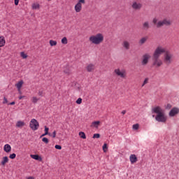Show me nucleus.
Returning a JSON list of instances; mask_svg holds the SVG:
<instances>
[{
    "label": "nucleus",
    "instance_id": "obj_1",
    "mask_svg": "<svg viewBox=\"0 0 179 179\" xmlns=\"http://www.w3.org/2000/svg\"><path fill=\"white\" fill-rule=\"evenodd\" d=\"M152 113L157 114L155 116V120L157 122L166 123L167 122V116H166V113H164V110L160 106H156L152 108Z\"/></svg>",
    "mask_w": 179,
    "mask_h": 179
},
{
    "label": "nucleus",
    "instance_id": "obj_2",
    "mask_svg": "<svg viewBox=\"0 0 179 179\" xmlns=\"http://www.w3.org/2000/svg\"><path fill=\"white\" fill-rule=\"evenodd\" d=\"M89 40L91 43H92V44L99 45V44H101V43L104 41V36H103V34H96L95 36H91Z\"/></svg>",
    "mask_w": 179,
    "mask_h": 179
},
{
    "label": "nucleus",
    "instance_id": "obj_3",
    "mask_svg": "<svg viewBox=\"0 0 179 179\" xmlns=\"http://www.w3.org/2000/svg\"><path fill=\"white\" fill-rule=\"evenodd\" d=\"M164 52H166V50H164V48L159 46L156 48V50H155L152 57L154 58H160V55L162 54H164Z\"/></svg>",
    "mask_w": 179,
    "mask_h": 179
},
{
    "label": "nucleus",
    "instance_id": "obj_4",
    "mask_svg": "<svg viewBox=\"0 0 179 179\" xmlns=\"http://www.w3.org/2000/svg\"><path fill=\"white\" fill-rule=\"evenodd\" d=\"M29 127H30L31 129H32V131H37V129H38V127H40V124H39L38 122L37 121V120L32 119L30 121Z\"/></svg>",
    "mask_w": 179,
    "mask_h": 179
},
{
    "label": "nucleus",
    "instance_id": "obj_5",
    "mask_svg": "<svg viewBox=\"0 0 179 179\" xmlns=\"http://www.w3.org/2000/svg\"><path fill=\"white\" fill-rule=\"evenodd\" d=\"M171 21L170 20L164 19L162 21H159L157 24V28L160 29L163 26H171Z\"/></svg>",
    "mask_w": 179,
    "mask_h": 179
},
{
    "label": "nucleus",
    "instance_id": "obj_6",
    "mask_svg": "<svg viewBox=\"0 0 179 179\" xmlns=\"http://www.w3.org/2000/svg\"><path fill=\"white\" fill-rule=\"evenodd\" d=\"M171 58H173V55L166 52L164 56V64H166V65H170V64H171Z\"/></svg>",
    "mask_w": 179,
    "mask_h": 179
},
{
    "label": "nucleus",
    "instance_id": "obj_7",
    "mask_svg": "<svg viewBox=\"0 0 179 179\" xmlns=\"http://www.w3.org/2000/svg\"><path fill=\"white\" fill-rule=\"evenodd\" d=\"M162 65H163V61L159 57H152V66L160 68Z\"/></svg>",
    "mask_w": 179,
    "mask_h": 179
},
{
    "label": "nucleus",
    "instance_id": "obj_8",
    "mask_svg": "<svg viewBox=\"0 0 179 179\" xmlns=\"http://www.w3.org/2000/svg\"><path fill=\"white\" fill-rule=\"evenodd\" d=\"M82 3L85 5L86 1L85 0H78V2L76 4L74 9L77 13H79L82 10Z\"/></svg>",
    "mask_w": 179,
    "mask_h": 179
},
{
    "label": "nucleus",
    "instance_id": "obj_9",
    "mask_svg": "<svg viewBox=\"0 0 179 179\" xmlns=\"http://www.w3.org/2000/svg\"><path fill=\"white\" fill-rule=\"evenodd\" d=\"M149 59H150V55H149V53H145L142 56L141 64L143 66H145L147 64H149Z\"/></svg>",
    "mask_w": 179,
    "mask_h": 179
},
{
    "label": "nucleus",
    "instance_id": "obj_10",
    "mask_svg": "<svg viewBox=\"0 0 179 179\" xmlns=\"http://www.w3.org/2000/svg\"><path fill=\"white\" fill-rule=\"evenodd\" d=\"M178 114H179V108L177 107L173 108L169 113V117H176Z\"/></svg>",
    "mask_w": 179,
    "mask_h": 179
},
{
    "label": "nucleus",
    "instance_id": "obj_11",
    "mask_svg": "<svg viewBox=\"0 0 179 179\" xmlns=\"http://www.w3.org/2000/svg\"><path fill=\"white\" fill-rule=\"evenodd\" d=\"M131 8L134 9V10H141V9H142V3L134 1Z\"/></svg>",
    "mask_w": 179,
    "mask_h": 179
},
{
    "label": "nucleus",
    "instance_id": "obj_12",
    "mask_svg": "<svg viewBox=\"0 0 179 179\" xmlns=\"http://www.w3.org/2000/svg\"><path fill=\"white\" fill-rule=\"evenodd\" d=\"M114 72L115 73V74L117 76H120L121 78H124L126 76L125 71H121V70H120V69H115Z\"/></svg>",
    "mask_w": 179,
    "mask_h": 179
},
{
    "label": "nucleus",
    "instance_id": "obj_13",
    "mask_svg": "<svg viewBox=\"0 0 179 179\" xmlns=\"http://www.w3.org/2000/svg\"><path fill=\"white\" fill-rule=\"evenodd\" d=\"M129 160L131 162V164H134V163H136V162H138V157L136 155L133 154L130 155Z\"/></svg>",
    "mask_w": 179,
    "mask_h": 179
},
{
    "label": "nucleus",
    "instance_id": "obj_14",
    "mask_svg": "<svg viewBox=\"0 0 179 179\" xmlns=\"http://www.w3.org/2000/svg\"><path fill=\"white\" fill-rule=\"evenodd\" d=\"M86 69L88 72H93L96 69V66L93 64H90L87 66Z\"/></svg>",
    "mask_w": 179,
    "mask_h": 179
},
{
    "label": "nucleus",
    "instance_id": "obj_15",
    "mask_svg": "<svg viewBox=\"0 0 179 179\" xmlns=\"http://www.w3.org/2000/svg\"><path fill=\"white\" fill-rule=\"evenodd\" d=\"M143 30L148 31L150 29V24H149V21H146L143 23Z\"/></svg>",
    "mask_w": 179,
    "mask_h": 179
},
{
    "label": "nucleus",
    "instance_id": "obj_16",
    "mask_svg": "<svg viewBox=\"0 0 179 179\" xmlns=\"http://www.w3.org/2000/svg\"><path fill=\"white\" fill-rule=\"evenodd\" d=\"M3 150L6 153H9L12 150V147L9 144H6L3 147Z\"/></svg>",
    "mask_w": 179,
    "mask_h": 179
},
{
    "label": "nucleus",
    "instance_id": "obj_17",
    "mask_svg": "<svg viewBox=\"0 0 179 179\" xmlns=\"http://www.w3.org/2000/svg\"><path fill=\"white\" fill-rule=\"evenodd\" d=\"M6 44V41H5V37L0 36V47H3Z\"/></svg>",
    "mask_w": 179,
    "mask_h": 179
},
{
    "label": "nucleus",
    "instance_id": "obj_18",
    "mask_svg": "<svg viewBox=\"0 0 179 179\" xmlns=\"http://www.w3.org/2000/svg\"><path fill=\"white\" fill-rule=\"evenodd\" d=\"M48 131H50V129L47 127V126H45V133L41 136V138L45 136V135H49V136H51V134L48 133Z\"/></svg>",
    "mask_w": 179,
    "mask_h": 179
},
{
    "label": "nucleus",
    "instance_id": "obj_19",
    "mask_svg": "<svg viewBox=\"0 0 179 179\" xmlns=\"http://www.w3.org/2000/svg\"><path fill=\"white\" fill-rule=\"evenodd\" d=\"M9 162V158L8 157H3L2 161L1 162V166H5L6 163H8Z\"/></svg>",
    "mask_w": 179,
    "mask_h": 179
},
{
    "label": "nucleus",
    "instance_id": "obj_20",
    "mask_svg": "<svg viewBox=\"0 0 179 179\" xmlns=\"http://www.w3.org/2000/svg\"><path fill=\"white\" fill-rule=\"evenodd\" d=\"M31 159H34V160H39L40 162H41V160H42L41 157H40V155H31Z\"/></svg>",
    "mask_w": 179,
    "mask_h": 179
},
{
    "label": "nucleus",
    "instance_id": "obj_21",
    "mask_svg": "<svg viewBox=\"0 0 179 179\" xmlns=\"http://www.w3.org/2000/svg\"><path fill=\"white\" fill-rule=\"evenodd\" d=\"M148 41V37H143L141 39L139 40V44L140 45H143Z\"/></svg>",
    "mask_w": 179,
    "mask_h": 179
},
{
    "label": "nucleus",
    "instance_id": "obj_22",
    "mask_svg": "<svg viewBox=\"0 0 179 179\" xmlns=\"http://www.w3.org/2000/svg\"><path fill=\"white\" fill-rule=\"evenodd\" d=\"M122 45L126 50H129V42L124 41Z\"/></svg>",
    "mask_w": 179,
    "mask_h": 179
},
{
    "label": "nucleus",
    "instance_id": "obj_23",
    "mask_svg": "<svg viewBox=\"0 0 179 179\" xmlns=\"http://www.w3.org/2000/svg\"><path fill=\"white\" fill-rule=\"evenodd\" d=\"M17 89L18 90H20L22 89V86H23V80L19 81L16 85H15Z\"/></svg>",
    "mask_w": 179,
    "mask_h": 179
},
{
    "label": "nucleus",
    "instance_id": "obj_24",
    "mask_svg": "<svg viewBox=\"0 0 179 179\" xmlns=\"http://www.w3.org/2000/svg\"><path fill=\"white\" fill-rule=\"evenodd\" d=\"M17 128H22V127H24V122L18 121L16 124Z\"/></svg>",
    "mask_w": 179,
    "mask_h": 179
},
{
    "label": "nucleus",
    "instance_id": "obj_25",
    "mask_svg": "<svg viewBox=\"0 0 179 179\" xmlns=\"http://www.w3.org/2000/svg\"><path fill=\"white\" fill-rule=\"evenodd\" d=\"M99 124L100 121H94L92 123L91 127H94V128H99Z\"/></svg>",
    "mask_w": 179,
    "mask_h": 179
},
{
    "label": "nucleus",
    "instance_id": "obj_26",
    "mask_svg": "<svg viewBox=\"0 0 179 179\" xmlns=\"http://www.w3.org/2000/svg\"><path fill=\"white\" fill-rule=\"evenodd\" d=\"M79 136H80V138H81L82 139H86V134H85V132H83V131H80V132H79Z\"/></svg>",
    "mask_w": 179,
    "mask_h": 179
},
{
    "label": "nucleus",
    "instance_id": "obj_27",
    "mask_svg": "<svg viewBox=\"0 0 179 179\" xmlns=\"http://www.w3.org/2000/svg\"><path fill=\"white\" fill-rule=\"evenodd\" d=\"M32 9H40V4L38 3L32 4Z\"/></svg>",
    "mask_w": 179,
    "mask_h": 179
},
{
    "label": "nucleus",
    "instance_id": "obj_28",
    "mask_svg": "<svg viewBox=\"0 0 179 179\" xmlns=\"http://www.w3.org/2000/svg\"><path fill=\"white\" fill-rule=\"evenodd\" d=\"M49 43L51 47H54L55 45H57V41L50 40Z\"/></svg>",
    "mask_w": 179,
    "mask_h": 179
},
{
    "label": "nucleus",
    "instance_id": "obj_29",
    "mask_svg": "<svg viewBox=\"0 0 179 179\" xmlns=\"http://www.w3.org/2000/svg\"><path fill=\"white\" fill-rule=\"evenodd\" d=\"M62 44H68V39L66 38V37H64L62 39Z\"/></svg>",
    "mask_w": 179,
    "mask_h": 179
},
{
    "label": "nucleus",
    "instance_id": "obj_30",
    "mask_svg": "<svg viewBox=\"0 0 179 179\" xmlns=\"http://www.w3.org/2000/svg\"><path fill=\"white\" fill-rule=\"evenodd\" d=\"M20 55L23 59H26V58H27V55H26L24 52H21Z\"/></svg>",
    "mask_w": 179,
    "mask_h": 179
},
{
    "label": "nucleus",
    "instance_id": "obj_31",
    "mask_svg": "<svg viewBox=\"0 0 179 179\" xmlns=\"http://www.w3.org/2000/svg\"><path fill=\"white\" fill-rule=\"evenodd\" d=\"M64 73H66V75H71V70L69 69H67L66 70H64Z\"/></svg>",
    "mask_w": 179,
    "mask_h": 179
},
{
    "label": "nucleus",
    "instance_id": "obj_32",
    "mask_svg": "<svg viewBox=\"0 0 179 179\" xmlns=\"http://www.w3.org/2000/svg\"><path fill=\"white\" fill-rule=\"evenodd\" d=\"M92 138H94V139H99V138H100V134H94V135H93V136H92Z\"/></svg>",
    "mask_w": 179,
    "mask_h": 179
},
{
    "label": "nucleus",
    "instance_id": "obj_33",
    "mask_svg": "<svg viewBox=\"0 0 179 179\" xmlns=\"http://www.w3.org/2000/svg\"><path fill=\"white\" fill-rule=\"evenodd\" d=\"M42 141L44 142V143H48V142H50V141L48 140V138H47L46 137H43L42 138Z\"/></svg>",
    "mask_w": 179,
    "mask_h": 179
},
{
    "label": "nucleus",
    "instance_id": "obj_34",
    "mask_svg": "<svg viewBox=\"0 0 179 179\" xmlns=\"http://www.w3.org/2000/svg\"><path fill=\"white\" fill-rule=\"evenodd\" d=\"M37 101H38V99H37V97L34 96L32 98V103H34V104H36V103H37Z\"/></svg>",
    "mask_w": 179,
    "mask_h": 179
},
{
    "label": "nucleus",
    "instance_id": "obj_35",
    "mask_svg": "<svg viewBox=\"0 0 179 179\" xmlns=\"http://www.w3.org/2000/svg\"><path fill=\"white\" fill-rule=\"evenodd\" d=\"M148 82H149V78H145L143 81V83L142 85V87H143V86H145V85L148 84Z\"/></svg>",
    "mask_w": 179,
    "mask_h": 179
},
{
    "label": "nucleus",
    "instance_id": "obj_36",
    "mask_svg": "<svg viewBox=\"0 0 179 179\" xmlns=\"http://www.w3.org/2000/svg\"><path fill=\"white\" fill-rule=\"evenodd\" d=\"M9 158L12 159H16V154H15V153L10 154L9 156Z\"/></svg>",
    "mask_w": 179,
    "mask_h": 179
},
{
    "label": "nucleus",
    "instance_id": "obj_37",
    "mask_svg": "<svg viewBox=\"0 0 179 179\" xmlns=\"http://www.w3.org/2000/svg\"><path fill=\"white\" fill-rule=\"evenodd\" d=\"M133 129H139V124H136L133 125Z\"/></svg>",
    "mask_w": 179,
    "mask_h": 179
},
{
    "label": "nucleus",
    "instance_id": "obj_38",
    "mask_svg": "<svg viewBox=\"0 0 179 179\" xmlns=\"http://www.w3.org/2000/svg\"><path fill=\"white\" fill-rule=\"evenodd\" d=\"M76 103L77 104H82V98H78V99L76 100Z\"/></svg>",
    "mask_w": 179,
    "mask_h": 179
},
{
    "label": "nucleus",
    "instance_id": "obj_39",
    "mask_svg": "<svg viewBox=\"0 0 179 179\" xmlns=\"http://www.w3.org/2000/svg\"><path fill=\"white\" fill-rule=\"evenodd\" d=\"M153 24H156V27H157V18H154L152 20Z\"/></svg>",
    "mask_w": 179,
    "mask_h": 179
},
{
    "label": "nucleus",
    "instance_id": "obj_40",
    "mask_svg": "<svg viewBox=\"0 0 179 179\" xmlns=\"http://www.w3.org/2000/svg\"><path fill=\"white\" fill-rule=\"evenodd\" d=\"M55 148V149H57V150H61V149H62V146H61L60 145H56Z\"/></svg>",
    "mask_w": 179,
    "mask_h": 179
},
{
    "label": "nucleus",
    "instance_id": "obj_41",
    "mask_svg": "<svg viewBox=\"0 0 179 179\" xmlns=\"http://www.w3.org/2000/svg\"><path fill=\"white\" fill-rule=\"evenodd\" d=\"M102 148H103V152H106V149H108L107 143H104Z\"/></svg>",
    "mask_w": 179,
    "mask_h": 179
},
{
    "label": "nucleus",
    "instance_id": "obj_42",
    "mask_svg": "<svg viewBox=\"0 0 179 179\" xmlns=\"http://www.w3.org/2000/svg\"><path fill=\"white\" fill-rule=\"evenodd\" d=\"M8 103V99H6V97H3V104H6Z\"/></svg>",
    "mask_w": 179,
    "mask_h": 179
},
{
    "label": "nucleus",
    "instance_id": "obj_43",
    "mask_svg": "<svg viewBox=\"0 0 179 179\" xmlns=\"http://www.w3.org/2000/svg\"><path fill=\"white\" fill-rule=\"evenodd\" d=\"M166 108H167V110H170V108H171V104L168 103V104L166 105Z\"/></svg>",
    "mask_w": 179,
    "mask_h": 179
},
{
    "label": "nucleus",
    "instance_id": "obj_44",
    "mask_svg": "<svg viewBox=\"0 0 179 179\" xmlns=\"http://www.w3.org/2000/svg\"><path fill=\"white\" fill-rule=\"evenodd\" d=\"M52 138H55L57 136V131H54L52 135Z\"/></svg>",
    "mask_w": 179,
    "mask_h": 179
},
{
    "label": "nucleus",
    "instance_id": "obj_45",
    "mask_svg": "<svg viewBox=\"0 0 179 179\" xmlns=\"http://www.w3.org/2000/svg\"><path fill=\"white\" fill-rule=\"evenodd\" d=\"M14 3L16 6L19 5V0H14Z\"/></svg>",
    "mask_w": 179,
    "mask_h": 179
},
{
    "label": "nucleus",
    "instance_id": "obj_46",
    "mask_svg": "<svg viewBox=\"0 0 179 179\" xmlns=\"http://www.w3.org/2000/svg\"><path fill=\"white\" fill-rule=\"evenodd\" d=\"M16 104V102L12 101L11 103H8V106H15Z\"/></svg>",
    "mask_w": 179,
    "mask_h": 179
},
{
    "label": "nucleus",
    "instance_id": "obj_47",
    "mask_svg": "<svg viewBox=\"0 0 179 179\" xmlns=\"http://www.w3.org/2000/svg\"><path fill=\"white\" fill-rule=\"evenodd\" d=\"M38 94V96H41L42 97V96H43V91H39Z\"/></svg>",
    "mask_w": 179,
    "mask_h": 179
},
{
    "label": "nucleus",
    "instance_id": "obj_48",
    "mask_svg": "<svg viewBox=\"0 0 179 179\" xmlns=\"http://www.w3.org/2000/svg\"><path fill=\"white\" fill-rule=\"evenodd\" d=\"M122 114L123 115H124V114H127V110H122Z\"/></svg>",
    "mask_w": 179,
    "mask_h": 179
},
{
    "label": "nucleus",
    "instance_id": "obj_49",
    "mask_svg": "<svg viewBox=\"0 0 179 179\" xmlns=\"http://www.w3.org/2000/svg\"><path fill=\"white\" fill-rule=\"evenodd\" d=\"M23 96H20L19 97H18V99H19V100H22V99H23Z\"/></svg>",
    "mask_w": 179,
    "mask_h": 179
},
{
    "label": "nucleus",
    "instance_id": "obj_50",
    "mask_svg": "<svg viewBox=\"0 0 179 179\" xmlns=\"http://www.w3.org/2000/svg\"><path fill=\"white\" fill-rule=\"evenodd\" d=\"M27 179H34V178L33 176H29L27 178Z\"/></svg>",
    "mask_w": 179,
    "mask_h": 179
},
{
    "label": "nucleus",
    "instance_id": "obj_51",
    "mask_svg": "<svg viewBox=\"0 0 179 179\" xmlns=\"http://www.w3.org/2000/svg\"><path fill=\"white\" fill-rule=\"evenodd\" d=\"M48 1H51V0H48Z\"/></svg>",
    "mask_w": 179,
    "mask_h": 179
}]
</instances>
